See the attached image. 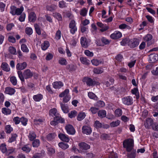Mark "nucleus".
Returning <instances> with one entry per match:
<instances>
[{
  "mask_svg": "<svg viewBox=\"0 0 158 158\" xmlns=\"http://www.w3.org/2000/svg\"><path fill=\"white\" fill-rule=\"evenodd\" d=\"M98 117L101 118H102L106 117V112L105 110H100L98 112Z\"/></svg>",
  "mask_w": 158,
  "mask_h": 158,
  "instance_id": "nucleus-25",
  "label": "nucleus"
},
{
  "mask_svg": "<svg viewBox=\"0 0 158 158\" xmlns=\"http://www.w3.org/2000/svg\"><path fill=\"white\" fill-rule=\"evenodd\" d=\"M44 120V119L42 118L36 119L34 120V122L36 125H40L42 123Z\"/></svg>",
  "mask_w": 158,
  "mask_h": 158,
  "instance_id": "nucleus-35",
  "label": "nucleus"
},
{
  "mask_svg": "<svg viewBox=\"0 0 158 158\" xmlns=\"http://www.w3.org/2000/svg\"><path fill=\"white\" fill-rule=\"evenodd\" d=\"M101 41L102 43L103 44H100L98 43V42H97V45L99 46H103L104 45H108L109 44L110 42V41L108 40V39H107L105 38H102L101 39Z\"/></svg>",
  "mask_w": 158,
  "mask_h": 158,
  "instance_id": "nucleus-21",
  "label": "nucleus"
},
{
  "mask_svg": "<svg viewBox=\"0 0 158 158\" xmlns=\"http://www.w3.org/2000/svg\"><path fill=\"white\" fill-rule=\"evenodd\" d=\"M10 81L12 84L14 85H15L17 84V80L16 77L15 76H12L10 77Z\"/></svg>",
  "mask_w": 158,
  "mask_h": 158,
  "instance_id": "nucleus-37",
  "label": "nucleus"
},
{
  "mask_svg": "<svg viewBox=\"0 0 158 158\" xmlns=\"http://www.w3.org/2000/svg\"><path fill=\"white\" fill-rule=\"evenodd\" d=\"M81 44L82 46L85 48L88 47V43L86 38L84 37H82L81 39Z\"/></svg>",
  "mask_w": 158,
  "mask_h": 158,
  "instance_id": "nucleus-14",
  "label": "nucleus"
},
{
  "mask_svg": "<svg viewBox=\"0 0 158 158\" xmlns=\"http://www.w3.org/2000/svg\"><path fill=\"white\" fill-rule=\"evenodd\" d=\"M40 144V141L39 139H36L34 140L32 143L33 146L34 147H37Z\"/></svg>",
  "mask_w": 158,
  "mask_h": 158,
  "instance_id": "nucleus-49",
  "label": "nucleus"
},
{
  "mask_svg": "<svg viewBox=\"0 0 158 158\" xmlns=\"http://www.w3.org/2000/svg\"><path fill=\"white\" fill-rule=\"evenodd\" d=\"M34 26L37 33L38 35H40L41 34V31L39 26L37 24H35Z\"/></svg>",
  "mask_w": 158,
  "mask_h": 158,
  "instance_id": "nucleus-46",
  "label": "nucleus"
},
{
  "mask_svg": "<svg viewBox=\"0 0 158 158\" xmlns=\"http://www.w3.org/2000/svg\"><path fill=\"white\" fill-rule=\"evenodd\" d=\"M61 108L64 112L65 113H67L69 112V107L67 104L60 103Z\"/></svg>",
  "mask_w": 158,
  "mask_h": 158,
  "instance_id": "nucleus-24",
  "label": "nucleus"
},
{
  "mask_svg": "<svg viewBox=\"0 0 158 158\" xmlns=\"http://www.w3.org/2000/svg\"><path fill=\"white\" fill-rule=\"evenodd\" d=\"M123 147L126 148L128 152H130L132 149L134 145V140L132 139L125 140L123 143Z\"/></svg>",
  "mask_w": 158,
  "mask_h": 158,
  "instance_id": "nucleus-1",
  "label": "nucleus"
},
{
  "mask_svg": "<svg viewBox=\"0 0 158 158\" xmlns=\"http://www.w3.org/2000/svg\"><path fill=\"white\" fill-rule=\"evenodd\" d=\"M122 36V33L120 32L117 31L111 34L110 37L113 39H117L121 38Z\"/></svg>",
  "mask_w": 158,
  "mask_h": 158,
  "instance_id": "nucleus-11",
  "label": "nucleus"
},
{
  "mask_svg": "<svg viewBox=\"0 0 158 158\" xmlns=\"http://www.w3.org/2000/svg\"><path fill=\"white\" fill-rule=\"evenodd\" d=\"M94 126L97 128H101L102 127V124L99 121L97 120L95 122Z\"/></svg>",
  "mask_w": 158,
  "mask_h": 158,
  "instance_id": "nucleus-61",
  "label": "nucleus"
},
{
  "mask_svg": "<svg viewBox=\"0 0 158 158\" xmlns=\"http://www.w3.org/2000/svg\"><path fill=\"white\" fill-rule=\"evenodd\" d=\"M98 110V108L95 107H91L89 110V111H90L92 114H96Z\"/></svg>",
  "mask_w": 158,
  "mask_h": 158,
  "instance_id": "nucleus-55",
  "label": "nucleus"
},
{
  "mask_svg": "<svg viewBox=\"0 0 158 158\" xmlns=\"http://www.w3.org/2000/svg\"><path fill=\"white\" fill-rule=\"evenodd\" d=\"M67 68L70 71H74L76 69V66L73 64L68 65L67 66Z\"/></svg>",
  "mask_w": 158,
  "mask_h": 158,
  "instance_id": "nucleus-57",
  "label": "nucleus"
},
{
  "mask_svg": "<svg viewBox=\"0 0 158 158\" xmlns=\"http://www.w3.org/2000/svg\"><path fill=\"white\" fill-rule=\"evenodd\" d=\"M85 79L86 80V83L88 86H94L95 85H99L100 83L98 82L92 80L91 78H85Z\"/></svg>",
  "mask_w": 158,
  "mask_h": 158,
  "instance_id": "nucleus-2",
  "label": "nucleus"
},
{
  "mask_svg": "<svg viewBox=\"0 0 158 158\" xmlns=\"http://www.w3.org/2000/svg\"><path fill=\"white\" fill-rule=\"evenodd\" d=\"M127 155L130 158H135L136 156V152L135 151H132L131 153L128 154Z\"/></svg>",
  "mask_w": 158,
  "mask_h": 158,
  "instance_id": "nucleus-60",
  "label": "nucleus"
},
{
  "mask_svg": "<svg viewBox=\"0 0 158 158\" xmlns=\"http://www.w3.org/2000/svg\"><path fill=\"white\" fill-rule=\"evenodd\" d=\"M18 74V75L19 77L20 78V80L22 82H24V77L23 76V74L22 72L21 71H19L17 72Z\"/></svg>",
  "mask_w": 158,
  "mask_h": 158,
  "instance_id": "nucleus-40",
  "label": "nucleus"
},
{
  "mask_svg": "<svg viewBox=\"0 0 158 158\" xmlns=\"http://www.w3.org/2000/svg\"><path fill=\"white\" fill-rule=\"evenodd\" d=\"M10 34V33H9L8 34V35H9L8 37V40L10 42L13 43H15L16 42V40L15 38L12 36L9 35Z\"/></svg>",
  "mask_w": 158,
  "mask_h": 158,
  "instance_id": "nucleus-47",
  "label": "nucleus"
},
{
  "mask_svg": "<svg viewBox=\"0 0 158 158\" xmlns=\"http://www.w3.org/2000/svg\"><path fill=\"white\" fill-rule=\"evenodd\" d=\"M88 96L90 99H95L97 98L96 96L93 93L89 92L88 94Z\"/></svg>",
  "mask_w": 158,
  "mask_h": 158,
  "instance_id": "nucleus-63",
  "label": "nucleus"
},
{
  "mask_svg": "<svg viewBox=\"0 0 158 158\" xmlns=\"http://www.w3.org/2000/svg\"><path fill=\"white\" fill-rule=\"evenodd\" d=\"M86 116V114L84 112H81L79 113L77 117V118L78 121H81Z\"/></svg>",
  "mask_w": 158,
  "mask_h": 158,
  "instance_id": "nucleus-30",
  "label": "nucleus"
},
{
  "mask_svg": "<svg viewBox=\"0 0 158 158\" xmlns=\"http://www.w3.org/2000/svg\"><path fill=\"white\" fill-rule=\"evenodd\" d=\"M114 114L116 117H119L122 115V111L120 109H117L115 110Z\"/></svg>",
  "mask_w": 158,
  "mask_h": 158,
  "instance_id": "nucleus-29",
  "label": "nucleus"
},
{
  "mask_svg": "<svg viewBox=\"0 0 158 158\" xmlns=\"http://www.w3.org/2000/svg\"><path fill=\"white\" fill-rule=\"evenodd\" d=\"M59 63L62 65H66L67 64L66 60L64 58H61L59 60Z\"/></svg>",
  "mask_w": 158,
  "mask_h": 158,
  "instance_id": "nucleus-41",
  "label": "nucleus"
},
{
  "mask_svg": "<svg viewBox=\"0 0 158 158\" xmlns=\"http://www.w3.org/2000/svg\"><path fill=\"white\" fill-rule=\"evenodd\" d=\"M1 68L3 70L6 72H8L10 70V68L9 65L5 62H3L2 64Z\"/></svg>",
  "mask_w": 158,
  "mask_h": 158,
  "instance_id": "nucleus-17",
  "label": "nucleus"
},
{
  "mask_svg": "<svg viewBox=\"0 0 158 158\" xmlns=\"http://www.w3.org/2000/svg\"><path fill=\"white\" fill-rule=\"evenodd\" d=\"M21 49L23 52H28L29 51V49L27 46L25 44H22Z\"/></svg>",
  "mask_w": 158,
  "mask_h": 158,
  "instance_id": "nucleus-43",
  "label": "nucleus"
},
{
  "mask_svg": "<svg viewBox=\"0 0 158 158\" xmlns=\"http://www.w3.org/2000/svg\"><path fill=\"white\" fill-rule=\"evenodd\" d=\"M23 76L26 79L31 78L33 76V73L29 69L25 70L23 72Z\"/></svg>",
  "mask_w": 158,
  "mask_h": 158,
  "instance_id": "nucleus-7",
  "label": "nucleus"
},
{
  "mask_svg": "<svg viewBox=\"0 0 158 158\" xmlns=\"http://www.w3.org/2000/svg\"><path fill=\"white\" fill-rule=\"evenodd\" d=\"M84 53L86 55L89 57L93 56L94 55L93 52H90L89 50H85V51Z\"/></svg>",
  "mask_w": 158,
  "mask_h": 158,
  "instance_id": "nucleus-62",
  "label": "nucleus"
},
{
  "mask_svg": "<svg viewBox=\"0 0 158 158\" xmlns=\"http://www.w3.org/2000/svg\"><path fill=\"white\" fill-rule=\"evenodd\" d=\"M27 119L26 118L22 117L20 118V122H21L22 124L24 126H25L27 125Z\"/></svg>",
  "mask_w": 158,
  "mask_h": 158,
  "instance_id": "nucleus-51",
  "label": "nucleus"
},
{
  "mask_svg": "<svg viewBox=\"0 0 158 158\" xmlns=\"http://www.w3.org/2000/svg\"><path fill=\"white\" fill-rule=\"evenodd\" d=\"M69 27L70 29V32L73 34H74L77 31V28L76 26L75 22L74 20L71 21L69 24Z\"/></svg>",
  "mask_w": 158,
  "mask_h": 158,
  "instance_id": "nucleus-3",
  "label": "nucleus"
},
{
  "mask_svg": "<svg viewBox=\"0 0 158 158\" xmlns=\"http://www.w3.org/2000/svg\"><path fill=\"white\" fill-rule=\"evenodd\" d=\"M120 123V121L119 120H117L111 123L110 124V126L111 127H114L118 126Z\"/></svg>",
  "mask_w": 158,
  "mask_h": 158,
  "instance_id": "nucleus-38",
  "label": "nucleus"
},
{
  "mask_svg": "<svg viewBox=\"0 0 158 158\" xmlns=\"http://www.w3.org/2000/svg\"><path fill=\"white\" fill-rule=\"evenodd\" d=\"M150 62L154 63L158 60V55L156 54H152L149 55V60Z\"/></svg>",
  "mask_w": 158,
  "mask_h": 158,
  "instance_id": "nucleus-8",
  "label": "nucleus"
},
{
  "mask_svg": "<svg viewBox=\"0 0 158 158\" xmlns=\"http://www.w3.org/2000/svg\"><path fill=\"white\" fill-rule=\"evenodd\" d=\"M23 6L21 7L20 8H16V15H20L23 11Z\"/></svg>",
  "mask_w": 158,
  "mask_h": 158,
  "instance_id": "nucleus-58",
  "label": "nucleus"
},
{
  "mask_svg": "<svg viewBox=\"0 0 158 158\" xmlns=\"http://www.w3.org/2000/svg\"><path fill=\"white\" fill-rule=\"evenodd\" d=\"M77 114V112L75 110L71 111L68 114V115L69 118H72L75 117Z\"/></svg>",
  "mask_w": 158,
  "mask_h": 158,
  "instance_id": "nucleus-42",
  "label": "nucleus"
},
{
  "mask_svg": "<svg viewBox=\"0 0 158 158\" xmlns=\"http://www.w3.org/2000/svg\"><path fill=\"white\" fill-rule=\"evenodd\" d=\"M29 20L30 22H34L36 19V15L33 12H31L29 14L28 17Z\"/></svg>",
  "mask_w": 158,
  "mask_h": 158,
  "instance_id": "nucleus-15",
  "label": "nucleus"
},
{
  "mask_svg": "<svg viewBox=\"0 0 158 158\" xmlns=\"http://www.w3.org/2000/svg\"><path fill=\"white\" fill-rule=\"evenodd\" d=\"M36 135L35 133L33 131H30L28 137L30 141H33V140L36 138Z\"/></svg>",
  "mask_w": 158,
  "mask_h": 158,
  "instance_id": "nucleus-27",
  "label": "nucleus"
},
{
  "mask_svg": "<svg viewBox=\"0 0 158 158\" xmlns=\"http://www.w3.org/2000/svg\"><path fill=\"white\" fill-rule=\"evenodd\" d=\"M56 135L54 133H50L47 136V138L49 140H52L55 137Z\"/></svg>",
  "mask_w": 158,
  "mask_h": 158,
  "instance_id": "nucleus-52",
  "label": "nucleus"
},
{
  "mask_svg": "<svg viewBox=\"0 0 158 158\" xmlns=\"http://www.w3.org/2000/svg\"><path fill=\"white\" fill-rule=\"evenodd\" d=\"M25 32L27 35H31L33 33L32 29L31 27H27L25 29Z\"/></svg>",
  "mask_w": 158,
  "mask_h": 158,
  "instance_id": "nucleus-54",
  "label": "nucleus"
},
{
  "mask_svg": "<svg viewBox=\"0 0 158 158\" xmlns=\"http://www.w3.org/2000/svg\"><path fill=\"white\" fill-rule=\"evenodd\" d=\"M80 60L81 63L84 64L88 65L90 64L89 60L85 57H80Z\"/></svg>",
  "mask_w": 158,
  "mask_h": 158,
  "instance_id": "nucleus-23",
  "label": "nucleus"
},
{
  "mask_svg": "<svg viewBox=\"0 0 158 158\" xmlns=\"http://www.w3.org/2000/svg\"><path fill=\"white\" fill-rule=\"evenodd\" d=\"M152 38V35L150 34H148L144 37V40L146 41H149L151 40Z\"/></svg>",
  "mask_w": 158,
  "mask_h": 158,
  "instance_id": "nucleus-56",
  "label": "nucleus"
},
{
  "mask_svg": "<svg viewBox=\"0 0 158 158\" xmlns=\"http://www.w3.org/2000/svg\"><path fill=\"white\" fill-rule=\"evenodd\" d=\"M67 133L70 135H74L75 132L73 126L71 125H68L65 127Z\"/></svg>",
  "mask_w": 158,
  "mask_h": 158,
  "instance_id": "nucleus-6",
  "label": "nucleus"
},
{
  "mask_svg": "<svg viewBox=\"0 0 158 158\" xmlns=\"http://www.w3.org/2000/svg\"><path fill=\"white\" fill-rule=\"evenodd\" d=\"M123 103L125 105H130L133 103L132 99H122Z\"/></svg>",
  "mask_w": 158,
  "mask_h": 158,
  "instance_id": "nucleus-45",
  "label": "nucleus"
},
{
  "mask_svg": "<svg viewBox=\"0 0 158 158\" xmlns=\"http://www.w3.org/2000/svg\"><path fill=\"white\" fill-rule=\"evenodd\" d=\"M53 87L55 89H59L63 85V83L61 81H55L52 84Z\"/></svg>",
  "mask_w": 158,
  "mask_h": 158,
  "instance_id": "nucleus-18",
  "label": "nucleus"
},
{
  "mask_svg": "<svg viewBox=\"0 0 158 158\" xmlns=\"http://www.w3.org/2000/svg\"><path fill=\"white\" fill-rule=\"evenodd\" d=\"M59 147L63 150H65L68 148L69 146L68 144L64 143L63 142H60L59 143Z\"/></svg>",
  "mask_w": 158,
  "mask_h": 158,
  "instance_id": "nucleus-32",
  "label": "nucleus"
},
{
  "mask_svg": "<svg viewBox=\"0 0 158 158\" xmlns=\"http://www.w3.org/2000/svg\"><path fill=\"white\" fill-rule=\"evenodd\" d=\"M82 132L84 134L86 135H90L92 132L91 127L87 126H83L82 128Z\"/></svg>",
  "mask_w": 158,
  "mask_h": 158,
  "instance_id": "nucleus-5",
  "label": "nucleus"
},
{
  "mask_svg": "<svg viewBox=\"0 0 158 158\" xmlns=\"http://www.w3.org/2000/svg\"><path fill=\"white\" fill-rule=\"evenodd\" d=\"M17 137V135L16 134H12L11 136L9 138L8 140V142L9 143H11L15 141Z\"/></svg>",
  "mask_w": 158,
  "mask_h": 158,
  "instance_id": "nucleus-34",
  "label": "nucleus"
},
{
  "mask_svg": "<svg viewBox=\"0 0 158 158\" xmlns=\"http://www.w3.org/2000/svg\"><path fill=\"white\" fill-rule=\"evenodd\" d=\"M91 62L93 65L97 66L101 63V61L96 59H93L91 60Z\"/></svg>",
  "mask_w": 158,
  "mask_h": 158,
  "instance_id": "nucleus-36",
  "label": "nucleus"
},
{
  "mask_svg": "<svg viewBox=\"0 0 158 158\" xmlns=\"http://www.w3.org/2000/svg\"><path fill=\"white\" fill-rule=\"evenodd\" d=\"M27 64L26 62L22 63H18L16 65V68L18 70H22L25 69L27 67Z\"/></svg>",
  "mask_w": 158,
  "mask_h": 158,
  "instance_id": "nucleus-10",
  "label": "nucleus"
},
{
  "mask_svg": "<svg viewBox=\"0 0 158 158\" xmlns=\"http://www.w3.org/2000/svg\"><path fill=\"white\" fill-rule=\"evenodd\" d=\"M87 12V10H86V8H84L81 10L80 15L83 16H85L86 15Z\"/></svg>",
  "mask_w": 158,
  "mask_h": 158,
  "instance_id": "nucleus-64",
  "label": "nucleus"
},
{
  "mask_svg": "<svg viewBox=\"0 0 158 158\" xmlns=\"http://www.w3.org/2000/svg\"><path fill=\"white\" fill-rule=\"evenodd\" d=\"M9 51L12 54L15 55L16 53V49L13 47L10 46L9 48Z\"/></svg>",
  "mask_w": 158,
  "mask_h": 158,
  "instance_id": "nucleus-50",
  "label": "nucleus"
},
{
  "mask_svg": "<svg viewBox=\"0 0 158 158\" xmlns=\"http://www.w3.org/2000/svg\"><path fill=\"white\" fill-rule=\"evenodd\" d=\"M139 44V42L138 40L135 39L129 43V45L130 47L134 48L137 46Z\"/></svg>",
  "mask_w": 158,
  "mask_h": 158,
  "instance_id": "nucleus-16",
  "label": "nucleus"
},
{
  "mask_svg": "<svg viewBox=\"0 0 158 158\" xmlns=\"http://www.w3.org/2000/svg\"><path fill=\"white\" fill-rule=\"evenodd\" d=\"M0 149L3 153H6L7 149L6 144L5 143L2 144L0 146Z\"/></svg>",
  "mask_w": 158,
  "mask_h": 158,
  "instance_id": "nucleus-44",
  "label": "nucleus"
},
{
  "mask_svg": "<svg viewBox=\"0 0 158 158\" xmlns=\"http://www.w3.org/2000/svg\"><path fill=\"white\" fill-rule=\"evenodd\" d=\"M49 115L54 117V119L55 120L56 118H59L60 114L58 113L57 110L53 108L50 110L49 112Z\"/></svg>",
  "mask_w": 158,
  "mask_h": 158,
  "instance_id": "nucleus-4",
  "label": "nucleus"
},
{
  "mask_svg": "<svg viewBox=\"0 0 158 158\" xmlns=\"http://www.w3.org/2000/svg\"><path fill=\"white\" fill-rule=\"evenodd\" d=\"M93 71L94 73L99 74L103 73V70L102 68H94Z\"/></svg>",
  "mask_w": 158,
  "mask_h": 158,
  "instance_id": "nucleus-28",
  "label": "nucleus"
},
{
  "mask_svg": "<svg viewBox=\"0 0 158 158\" xmlns=\"http://www.w3.org/2000/svg\"><path fill=\"white\" fill-rule=\"evenodd\" d=\"M53 16L56 17L58 20L61 21L62 19L61 15L59 13L56 12L53 14Z\"/></svg>",
  "mask_w": 158,
  "mask_h": 158,
  "instance_id": "nucleus-48",
  "label": "nucleus"
},
{
  "mask_svg": "<svg viewBox=\"0 0 158 158\" xmlns=\"http://www.w3.org/2000/svg\"><path fill=\"white\" fill-rule=\"evenodd\" d=\"M58 137L61 140L66 142H68L70 140L69 138L67 135L62 133L59 134L58 135Z\"/></svg>",
  "mask_w": 158,
  "mask_h": 158,
  "instance_id": "nucleus-12",
  "label": "nucleus"
},
{
  "mask_svg": "<svg viewBox=\"0 0 158 158\" xmlns=\"http://www.w3.org/2000/svg\"><path fill=\"white\" fill-rule=\"evenodd\" d=\"M97 25L98 27L102 28L100 30L102 32L106 31L108 28L107 26H105L103 24L100 22H98Z\"/></svg>",
  "mask_w": 158,
  "mask_h": 158,
  "instance_id": "nucleus-26",
  "label": "nucleus"
},
{
  "mask_svg": "<svg viewBox=\"0 0 158 158\" xmlns=\"http://www.w3.org/2000/svg\"><path fill=\"white\" fill-rule=\"evenodd\" d=\"M56 8V6L55 5H48L46 6L47 10L51 11H52L55 10Z\"/></svg>",
  "mask_w": 158,
  "mask_h": 158,
  "instance_id": "nucleus-33",
  "label": "nucleus"
},
{
  "mask_svg": "<svg viewBox=\"0 0 158 158\" xmlns=\"http://www.w3.org/2000/svg\"><path fill=\"white\" fill-rule=\"evenodd\" d=\"M69 90L68 89H66L63 92H62L59 95L60 98L64 97L65 98H70V97L68 96Z\"/></svg>",
  "mask_w": 158,
  "mask_h": 158,
  "instance_id": "nucleus-22",
  "label": "nucleus"
},
{
  "mask_svg": "<svg viewBox=\"0 0 158 158\" xmlns=\"http://www.w3.org/2000/svg\"><path fill=\"white\" fill-rule=\"evenodd\" d=\"M6 132L10 133L13 131V128L10 125H7L5 127Z\"/></svg>",
  "mask_w": 158,
  "mask_h": 158,
  "instance_id": "nucleus-53",
  "label": "nucleus"
},
{
  "mask_svg": "<svg viewBox=\"0 0 158 158\" xmlns=\"http://www.w3.org/2000/svg\"><path fill=\"white\" fill-rule=\"evenodd\" d=\"M15 92V89L10 87H7L6 88L5 92L6 94L10 95L14 94Z\"/></svg>",
  "mask_w": 158,
  "mask_h": 158,
  "instance_id": "nucleus-19",
  "label": "nucleus"
},
{
  "mask_svg": "<svg viewBox=\"0 0 158 158\" xmlns=\"http://www.w3.org/2000/svg\"><path fill=\"white\" fill-rule=\"evenodd\" d=\"M2 113L5 115L9 114L11 113V110L8 108H3L2 109Z\"/></svg>",
  "mask_w": 158,
  "mask_h": 158,
  "instance_id": "nucleus-39",
  "label": "nucleus"
},
{
  "mask_svg": "<svg viewBox=\"0 0 158 158\" xmlns=\"http://www.w3.org/2000/svg\"><path fill=\"white\" fill-rule=\"evenodd\" d=\"M49 45V43L48 41H45L44 43L41 44V48L43 50H46Z\"/></svg>",
  "mask_w": 158,
  "mask_h": 158,
  "instance_id": "nucleus-31",
  "label": "nucleus"
},
{
  "mask_svg": "<svg viewBox=\"0 0 158 158\" xmlns=\"http://www.w3.org/2000/svg\"><path fill=\"white\" fill-rule=\"evenodd\" d=\"M31 145L30 144H27L24 146L22 148V149L24 152H29L31 150Z\"/></svg>",
  "mask_w": 158,
  "mask_h": 158,
  "instance_id": "nucleus-20",
  "label": "nucleus"
},
{
  "mask_svg": "<svg viewBox=\"0 0 158 158\" xmlns=\"http://www.w3.org/2000/svg\"><path fill=\"white\" fill-rule=\"evenodd\" d=\"M16 7L14 6H12L10 7V13L13 15H16Z\"/></svg>",
  "mask_w": 158,
  "mask_h": 158,
  "instance_id": "nucleus-59",
  "label": "nucleus"
},
{
  "mask_svg": "<svg viewBox=\"0 0 158 158\" xmlns=\"http://www.w3.org/2000/svg\"><path fill=\"white\" fill-rule=\"evenodd\" d=\"M78 146L80 149L81 150H86L89 149L90 148L89 145L84 142H82L79 143Z\"/></svg>",
  "mask_w": 158,
  "mask_h": 158,
  "instance_id": "nucleus-13",
  "label": "nucleus"
},
{
  "mask_svg": "<svg viewBox=\"0 0 158 158\" xmlns=\"http://www.w3.org/2000/svg\"><path fill=\"white\" fill-rule=\"evenodd\" d=\"M153 121L152 119L148 118L146 119L144 125L146 128H149L151 126L153 125Z\"/></svg>",
  "mask_w": 158,
  "mask_h": 158,
  "instance_id": "nucleus-9",
  "label": "nucleus"
}]
</instances>
